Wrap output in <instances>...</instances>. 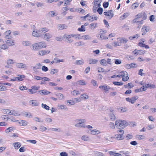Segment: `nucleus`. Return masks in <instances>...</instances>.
<instances>
[{
	"label": "nucleus",
	"mask_w": 156,
	"mask_h": 156,
	"mask_svg": "<svg viewBox=\"0 0 156 156\" xmlns=\"http://www.w3.org/2000/svg\"><path fill=\"white\" fill-rule=\"evenodd\" d=\"M49 30L45 27L41 28L39 30H34L32 32V35L35 37H39L42 36L41 33H45L48 32Z\"/></svg>",
	"instance_id": "obj_1"
},
{
	"label": "nucleus",
	"mask_w": 156,
	"mask_h": 156,
	"mask_svg": "<svg viewBox=\"0 0 156 156\" xmlns=\"http://www.w3.org/2000/svg\"><path fill=\"white\" fill-rule=\"evenodd\" d=\"M127 122L125 120H118L115 122V125L116 127L119 129L123 128L128 125Z\"/></svg>",
	"instance_id": "obj_2"
},
{
	"label": "nucleus",
	"mask_w": 156,
	"mask_h": 156,
	"mask_svg": "<svg viewBox=\"0 0 156 156\" xmlns=\"http://www.w3.org/2000/svg\"><path fill=\"white\" fill-rule=\"evenodd\" d=\"M120 73L122 75V81H126L128 80L129 79L128 74L127 72L125 71H122L120 72Z\"/></svg>",
	"instance_id": "obj_3"
},
{
	"label": "nucleus",
	"mask_w": 156,
	"mask_h": 156,
	"mask_svg": "<svg viewBox=\"0 0 156 156\" xmlns=\"http://www.w3.org/2000/svg\"><path fill=\"white\" fill-rule=\"evenodd\" d=\"M104 14L105 15L106 18L108 19H110L112 18L114 15L112 10H110L107 12H104Z\"/></svg>",
	"instance_id": "obj_4"
},
{
	"label": "nucleus",
	"mask_w": 156,
	"mask_h": 156,
	"mask_svg": "<svg viewBox=\"0 0 156 156\" xmlns=\"http://www.w3.org/2000/svg\"><path fill=\"white\" fill-rule=\"evenodd\" d=\"M9 47V46L6 40L3 41V44L0 46V48L4 50L7 49Z\"/></svg>",
	"instance_id": "obj_5"
},
{
	"label": "nucleus",
	"mask_w": 156,
	"mask_h": 156,
	"mask_svg": "<svg viewBox=\"0 0 156 156\" xmlns=\"http://www.w3.org/2000/svg\"><path fill=\"white\" fill-rule=\"evenodd\" d=\"M138 99V97L137 96H134L131 98H126V99L127 101L131 103L132 104H133L135 102L136 100Z\"/></svg>",
	"instance_id": "obj_6"
},
{
	"label": "nucleus",
	"mask_w": 156,
	"mask_h": 156,
	"mask_svg": "<svg viewBox=\"0 0 156 156\" xmlns=\"http://www.w3.org/2000/svg\"><path fill=\"white\" fill-rule=\"evenodd\" d=\"M37 43L39 50L43 48H46L47 46L46 44L44 41H41Z\"/></svg>",
	"instance_id": "obj_7"
},
{
	"label": "nucleus",
	"mask_w": 156,
	"mask_h": 156,
	"mask_svg": "<svg viewBox=\"0 0 156 156\" xmlns=\"http://www.w3.org/2000/svg\"><path fill=\"white\" fill-rule=\"evenodd\" d=\"M41 66L42 65L40 63L36 64L35 66L33 67V71L35 73H37L38 72V69H41Z\"/></svg>",
	"instance_id": "obj_8"
},
{
	"label": "nucleus",
	"mask_w": 156,
	"mask_h": 156,
	"mask_svg": "<svg viewBox=\"0 0 156 156\" xmlns=\"http://www.w3.org/2000/svg\"><path fill=\"white\" fill-rule=\"evenodd\" d=\"M16 66L17 67L20 69H26L28 68V66L26 64L23 63H17L16 64Z\"/></svg>",
	"instance_id": "obj_9"
},
{
	"label": "nucleus",
	"mask_w": 156,
	"mask_h": 156,
	"mask_svg": "<svg viewBox=\"0 0 156 156\" xmlns=\"http://www.w3.org/2000/svg\"><path fill=\"white\" fill-rule=\"evenodd\" d=\"M50 51L49 50H41L38 52V55L41 56H42L50 53Z\"/></svg>",
	"instance_id": "obj_10"
},
{
	"label": "nucleus",
	"mask_w": 156,
	"mask_h": 156,
	"mask_svg": "<svg viewBox=\"0 0 156 156\" xmlns=\"http://www.w3.org/2000/svg\"><path fill=\"white\" fill-rule=\"evenodd\" d=\"M37 43H34L31 44L30 48L33 51H38L39 50Z\"/></svg>",
	"instance_id": "obj_11"
},
{
	"label": "nucleus",
	"mask_w": 156,
	"mask_h": 156,
	"mask_svg": "<svg viewBox=\"0 0 156 156\" xmlns=\"http://www.w3.org/2000/svg\"><path fill=\"white\" fill-rule=\"evenodd\" d=\"M99 88L103 90H104L105 92L108 91L110 89V87L107 85L100 86Z\"/></svg>",
	"instance_id": "obj_12"
},
{
	"label": "nucleus",
	"mask_w": 156,
	"mask_h": 156,
	"mask_svg": "<svg viewBox=\"0 0 156 156\" xmlns=\"http://www.w3.org/2000/svg\"><path fill=\"white\" fill-rule=\"evenodd\" d=\"M149 30L150 28L148 27L144 26L142 28V30L143 32L142 35H145L146 33L149 31Z\"/></svg>",
	"instance_id": "obj_13"
},
{
	"label": "nucleus",
	"mask_w": 156,
	"mask_h": 156,
	"mask_svg": "<svg viewBox=\"0 0 156 156\" xmlns=\"http://www.w3.org/2000/svg\"><path fill=\"white\" fill-rule=\"evenodd\" d=\"M38 93L41 95H47L50 94L51 92L47 90L44 89L38 91Z\"/></svg>",
	"instance_id": "obj_14"
},
{
	"label": "nucleus",
	"mask_w": 156,
	"mask_h": 156,
	"mask_svg": "<svg viewBox=\"0 0 156 156\" xmlns=\"http://www.w3.org/2000/svg\"><path fill=\"white\" fill-rule=\"evenodd\" d=\"M14 63V60L12 59H9L7 60V65L6 67L7 68H9V67L12 64Z\"/></svg>",
	"instance_id": "obj_15"
},
{
	"label": "nucleus",
	"mask_w": 156,
	"mask_h": 156,
	"mask_svg": "<svg viewBox=\"0 0 156 156\" xmlns=\"http://www.w3.org/2000/svg\"><path fill=\"white\" fill-rule=\"evenodd\" d=\"M90 134L92 135H98L100 134L101 132L98 130L95 129H90Z\"/></svg>",
	"instance_id": "obj_16"
},
{
	"label": "nucleus",
	"mask_w": 156,
	"mask_h": 156,
	"mask_svg": "<svg viewBox=\"0 0 156 156\" xmlns=\"http://www.w3.org/2000/svg\"><path fill=\"white\" fill-rule=\"evenodd\" d=\"M51 37V35L49 33L44 34H43V39L45 40H47V41Z\"/></svg>",
	"instance_id": "obj_17"
},
{
	"label": "nucleus",
	"mask_w": 156,
	"mask_h": 156,
	"mask_svg": "<svg viewBox=\"0 0 156 156\" xmlns=\"http://www.w3.org/2000/svg\"><path fill=\"white\" fill-rule=\"evenodd\" d=\"M22 44L25 46H30L31 45V41H24L22 42Z\"/></svg>",
	"instance_id": "obj_18"
},
{
	"label": "nucleus",
	"mask_w": 156,
	"mask_h": 156,
	"mask_svg": "<svg viewBox=\"0 0 156 156\" xmlns=\"http://www.w3.org/2000/svg\"><path fill=\"white\" fill-rule=\"evenodd\" d=\"M81 139L85 141H89L90 139L89 136L87 135H84L81 137Z\"/></svg>",
	"instance_id": "obj_19"
},
{
	"label": "nucleus",
	"mask_w": 156,
	"mask_h": 156,
	"mask_svg": "<svg viewBox=\"0 0 156 156\" xmlns=\"http://www.w3.org/2000/svg\"><path fill=\"white\" fill-rule=\"evenodd\" d=\"M11 31L10 30H9L6 31L4 33V34L5 35V38L10 39V37L9 35L11 34Z\"/></svg>",
	"instance_id": "obj_20"
},
{
	"label": "nucleus",
	"mask_w": 156,
	"mask_h": 156,
	"mask_svg": "<svg viewBox=\"0 0 156 156\" xmlns=\"http://www.w3.org/2000/svg\"><path fill=\"white\" fill-rule=\"evenodd\" d=\"M85 45V43L83 41H79L74 43V45L77 47L84 46Z\"/></svg>",
	"instance_id": "obj_21"
},
{
	"label": "nucleus",
	"mask_w": 156,
	"mask_h": 156,
	"mask_svg": "<svg viewBox=\"0 0 156 156\" xmlns=\"http://www.w3.org/2000/svg\"><path fill=\"white\" fill-rule=\"evenodd\" d=\"M88 61L90 64H95L98 62V60L94 58H89Z\"/></svg>",
	"instance_id": "obj_22"
},
{
	"label": "nucleus",
	"mask_w": 156,
	"mask_h": 156,
	"mask_svg": "<svg viewBox=\"0 0 156 156\" xmlns=\"http://www.w3.org/2000/svg\"><path fill=\"white\" fill-rule=\"evenodd\" d=\"M6 41L9 47L11 46H13L15 44V41L13 39H8Z\"/></svg>",
	"instance_id": "obj_23"
},
{
	"label": "nucleus",
	"mask_w": 156,
	"mask_h": 156,
	"mask_svg": "<svg viewBox=\"0 0 156 156\" xmlns=\"http://www.w3.org/2000/svg\"><path fill=\"white\" fill-rule=\"evenodd\" d=\"M101 2L100 0H94V8H95V7L97 6V7H100L101 6Z\"/></svg>",
	"instance_id": "obj_24"
},
{
	"label": "nucleus",
	"mask_w": 156,
	"mask_h": 156,
	"mask_svg": "<svg viewBox=\"0 0 156 156\" xmlns=\"http://www.w3.org/2000/svg\"><path fill=\"white\" fill-rule=\"evenodd\" d=\"M2 119L3 120H5L6 119V121H8L9 120H10L11 121H15V120H12L11 119L8 118V116L6 115H4L2 116Z\"/></svg>",
	"instance_id": "obj_25"
},
{
	"label": "nucleus",
	"mask_w": 156,
	"mask_h": 156,
	"mask_svg": "<svg viewBox=\"0 0 156 156\" xmlns=\"http://www.w3.org/2000/svg\"><path fill=\"white\" fill-rule=\"evenodd\" d=\"M12 145L16 149H17L20 147L21 144L19 142L14 143L12 144Z\"/></svg>",
	"instance_id": "obj_26"
},
{
	"label": "nucleus",
	"mask_w": 156,
	"mask_h": 156,
	"mask_svg": "<svg viewBox=\"0 0 156 156\" xmlns=\"http://www.w3.org/2000/svg\"><path fill=\"white\" fill-rule=\"evenodd\" d=\"M66 37L69 43H71L73 42V40L71 38V37H73L71 34L67 35Z\"/></svg>",
	"instance_id": "obj_27"
},
{
	"label": "nucleus",
	"mask_w": 156,
	"mask_h": 156,
	"mask_svg": "<svg viewBox=\"0 0 156 156\" xmlns=\"http://www.w3.org/2000/svg\"><path fill=\"white\" fill-rule=\"evenodd\" d=\"M98 23H91L89 26L90 28L91 29L93 30L97 27Z\"/></svg>",
	"instance_id": "obj_28"
},
{
	"label": "nucleus",
	"mask_w": 156,
	"mask_h": 156,
	"mask_svg": "<svg viewBox=\"0 0 156 156\" xmlns=\"http://www.w3.org/2000/svg\"><path fill=\"white\" fill-rule=\"evenodd\" d=\"M30 104L33 106H37L38 105L39 103L36 100H31L29 102Z\"/></svg>",
	"instance_id": "obj_29"
},
{
	"label": "nucleus",
	"mask_w": 156,
	"mask_h": 156,
	"mask_svg": "<svg viewBox=\"0 0 156 156\" xmlns=\"http://www.w3.org/2000/svg\"><path fill=\"white\" fill-rule=\"evenodd\" d=\"M57 107L59 110H66L67 109V107L64 105H58Z\"/></svg>",
	"instance_id": "obj_30"
},
{
	"label": "nucleus",
	"mask_w": 156,
	"mask_h": 156,
	"mask_svg": "<svg viewBox=\"0 0 156 156\" xmlns=\"http://www.w3.org/2000/svg\"><path fill=\"white\" fill-rule=\"evenodd\" d=\"M117 40H119V41L121 43V44L122 43L125 44L128 41V40L127 39L124 38L123 37H122L121 38H118Z\"/></svg>",
	"instance_id": "obj_31"
},
{
	"label": "nucleus",
	"mask_w": 156,
	"mask_h": 156,
	"mask_svg": "<svg viewBox=\"0 0 156 156\" xmlns=\"http://www.w3.org/2000/svg\"><path fill=\"white\" fill-rule=\"evenodd\" d=\"M67 26L65 24H60L58 25V29L60 30H62L66 29L67 28Z\"/></svg>",
	"instance_id": "obj_32"
},
{
	"label": "nucleus",
	"mask_w": 156,
	"mask_h": 156,
	"mask_svg": "<svg viewBox=\"0 0 156 156\" xmlns=\"http://www.w3.org/2000/svg\"><path fill=\"white\" fill-rule=\"evenodd\" d=\"M16 77L17 78V81H20L23 80L25 77V76L23 75H18Z\"/></svg>",
	"instance_id": "obj_33"
},
{
	"label": "nucleus",
	"mask_w": 156,
	"mask_h": 156,
	"mask_svg": "<svg viewBox=\"0 0 156 156\" xmlns=\"http://www.w3.org/2000/svg\"><path fill=\"white\" fill-rule=\"evenodd\" d=\"M74 126L76 127H79V128L83 127V128H86V126L84 124H80V123H79L78 122L77 123L75 124L74 125Z\"/></svg>",
	"instance_id": "obj_34"
},
{
	"label": "nucleus",
	"mask_w": 156,
	"mask_h": 156,
	"mask_svg": "<svg viewBox=\"0 0 156 156\" xmlns=\"http://www.w3.org/2000/svg\"><path fill=\"white\" fill-rule=\"evenodd\" d=\"M15 129L14 127L12 126L7 128L5 130L6 133H9V132H12Z\"/></svg>",
	"instance_id": "obj_35"
},
{
	"label": "nucleus",
	"mask_w": 156,
	"mask_h": 156,
	"mask_svg": "<svg viewBox=\"0 0 156 156\" xmlns=\"http://www.w3.org/2000/svg\"><path fill=\"white\" fill-rule=\"evenodd\" d=\"M109 152L111 155H113L115 156H121V154L117 153L114 151H109Z\"/></svg>",
	"instance_id": "obj_36"
},
{
	"label": "nucleus",
	"mask_w": 156,
	"mask_h": 156,
	"mask_svg": "<svg viewBox=\"0 0 156 156\" xmlns=\"http://www.w3.org/2000/svg\"><path fill=\"white\" fill-rule=\"evenodd\" d=\"M143 16V13H139L138 14L136 15V18L134 19L133 20V22H136V21L137 20V19Z\"/></svg>",
	"instance_id": "obj_37"
},
{
	"label": "nucleus",
	"mask_w": 156,
	"mask_h": 156,
	"mask_svg": "<svg viewBox=\"0 0 156 156\" xmlns=\"http://www.w3.org/2000/svg\"><path fill=\"white\" fill-rule=\"evenodd\" d=\"M41 81V84H44L46 81H49L50 80L48 78L46 77H43V79Z\"/></svg>",
	"instance_id": "obj_38"
},
{
	"label": "nucleus",
	"mask_w": 156,
	"mask_h": 156,
	"mask_svg": "<svg viewBox=\"0 0 156 156\" xmlns=\"http://www.w3.org/2000/svg\"><path fill=\"white\" fill-rule=\"evenodd\" d=\"M76 84L79 85H85L86 83L83 80H80L77 82Z\"/></svg>",
	"instance_id": "obj_39"
},
{
	"label": "nucleus",
	"mask_w": 156,
	"mask_h": 156,
	"mask_svg": "<svg viewBox=\"0 0 156 156\" xmlns=\"http://www.w3.org/2000/svg\"><path fill=\"white\" fill-rule=\"evenodd\" d=\"M136 138L139 140H144L145 138V136L143 135H138L136 136Z\"/></svg>",
	"instance_id": "obj_40"
},
{
	"label": "nucleus",
	"mask_w": 156,
	"mask_h": 156,
	"mask_svg": "<svg viewBox=\"0 0 156 156\" xmlns=\"http://www.w3.org/2000/svg\"><path fill=\"white\" fill-rule=\"evenodd\" d=\"M84 63V61L83 60H76L75 61V64L77 65H82Z\"/></svg>",
	"instance_id": "obj_41"
},
{
	"label": "nucleus",
	"mask_w": 156,
	"mask_h": 156,
	"mask_svg": "<svg viewBox=\"0 0 156 156\" xmlns=\"http://www.w3.org/2000/svg\"><path fill=\"white\" fill-rule=\"evenodd\" d=\"M121 45V43L119 41H115L113 43V46L116 47Z\"/></svg>",
	"instance_id": "obj_42"
},
{
	"label": "nucleus",
	"mask_w": 156,
	"mask_h": 156,
	"mask_svg": "<svg viewBox=\"0 0 156 156\" xmlns=\"http://www.w3.org/2000/svg\"><path fill=\"white\" fill-rule=\"evenodd\" d=\"M71 94L73 96L77 95L78 94H80V93L78 90H74L71 92Z\"/></svg>",
	"instance_id": "obj_43"
},
{
	"label": "nucleus",
	"mask_w": 156,
	"mask_h": 156,
	"mask_svg": "<svg viewBox=\"0 0 156 156\" xmlns=\"http://www.w3.org/2000/svg\"><path fill=\"white\" fill-rule=\"evenodd\" d=\"M109 118L112 121H114L115 119V115L112 113H111L109 114Z\"/></svg>",
	"instance_id": "obj_44"
},
{
	"label": "nucleus",
	"mask_w": 156,
	"mask_h": 156,
	"mask_svg": "<svg viewBox=\"0 0 156 156\" xmlns=\"http://www.w3.org/2000/svg\"><path fill=\"white\" fill-rule=\"evenodd\" d=\"M82 38L84 40H90L91 39V37L87 34L83 36Z\"/></svg>",
	"instance_id": "obj_45"
},
{
	"label": "nucleus",
	"mask_w": 156,
	"mask_h": 156,
	"mask_svg": "<svg viewBox=\"0 0 156 156\" xmlns=\"http://www.w3.org/2000/svg\"><path fill=\"white\" fill-rule=\"evenodd\" d=\"M100 63L102 65L104 66H107V64L106 62V60L105 59H102L100 60Z\"/></svg>",
	"instance_id": "obj_46"
},
{
	"label": "nucleus",
	"mask_w": 156,
	"mask_h": 156,
	"mask_svg": "<svg viewBox=\"0 0 156 156\" xmlns=\"http://www.w3.org/2000/svg\"><path fill=\"white\" fill-rule=\"evenodd\" d=\"M19 123L21 124L22 126H27L28 124V122L24 120H21L20 122Z\"/></svg>",
	"instance_id": "obj_47"
},
{
	"label": "nucleus",
	"mask_w": 156,
	"mask_h": 156,
	"mask_svg": "<svg viewBox=\"0 0 156 156\" xmlns=\"http://www.w3.org/2000/svg\"><path fill=\"white\" fill-rule=\"evenodd\" d=\"M98 17L97 16H94V17L93 16H89V18H87V20L91 21H93L94 20H97Z\"/></svg>",
	"instance_id": "obj_48"
},
{
	"label": "nucleus",
	"mask_w": 156,
	"mask_h": 156,
	"mask_svg": "<svg viewBox=\"0 0 156 156\" xmlns=\"http://www.w3.org/2000/svg\"><path fill=\"white\" fill-rule=\"evenodd\" d=\"M115 136L116 138L118 140H122L123 139V136L122 135V134H116V135H115Z\"/></svg>",
	"instance_id": "obj_49"
},
{
	"label": "nucleus",
	"mask_w": 156,
	"mask_h": 156,
	"mask_svg": "<svg viewBox=\"0 0 156 156\" xmlns=\"http://www.w3.org/2000/svg\"><path fill=\"white\" fill-rule=\"evenodd\" d=\"M145 40L144 39H141L140 40V42L139 43L138 45L140 47H143L144 45L143 44H145L143 43L145 41Z\"/></svg>",
	"instance_id": "obj_50"
},
{
	"label": "nucleus",
	"mask_w": 156,
	"mask_h": 156,
	"mask_svg": "<svg viewBox=\"0 0 156 156\" xmlns=\"http://www.w3.org/2000/svg\"><path fill=\"white\" fill-rule=\"evenodd\" d=\"M81 98L83 99L86 100L89 98V96L86 94H83L81 95Z\"/></svg>",
	"instance_id": "obj_51"
},
{
	"label": "nucleus",
	"mask_w": 156,
	"mask_h": 156,
	"mask_svg": "<svg viewBox=\"0 0 156 156\" xmlns=\"http://www.w3.org/2000/svg\"><path fill=\"white\" fill-rule=\"evenodd\" d=\"M146 87L147 89L148 88H154L155 87V86L154 84H145Z\"/></svg>",
	"instance_id": "obj_52"
},
{
	"label": "nucleus",
	"mask_w": 156,
	"mask_h": 156,
	"mask_svg": "<svg viewBox=\"0 0 156 156\" xmlns=\"http://www.w3.org/2000/svg\"><path fill=\"white\" fill-rule=\"evenodd\" d=\"M110 137L109 136V134L108 133H106L105 134L104 136L105 140L106 141H109Z\"/></svg>",
	"instance_id": "obj_53"
},
{
	"label": "nucleus",
	"mask_w": 156,
	"mask_h": 156,
	"mask_svg": "<svg viewBox=\"0 0 156 156\" xmlns=\"http://www.w3.org/2000/svg\"><path fill=\"white\" fill-rule=\"evenodd\" d=\"M23 116L27 117H30L31 116V114L30 113H28L26 112H24L23 113Z\"/></svg>",
	"instance_id": "obj_54"
},
{
	"label": "nucleus",
	"mask_w": 156,
	"mask_h": 156,
	"mask_svg": "<svg viewBox=\"0 0 156 156\" xmlns=\"http://www.w3.org/2000/svg\"><path fill=\"white\" fill-rule=\"evenodd\" d=\"M48 14L49 16L51 17H53L54 16H55L57 15V14L54 11H51L50 12L48 13Z\"/></svg>",
	"instance_id": "obj_55"
},
{
	"label": "nucleus",
	"mask_w": 156,
	"mask_h": 156,
	"mask_svg": "<svg viewBox=\"0 0 156 156\" xmlns=\"http://www.w3.org/2000/svg\"><path fill=\"white\" fill-rule=\"evenodd\" d=\"M58 72V70L57 69H52L51 70L50 73L52 74H54L55 73H57Z\"/></svg>",
	"instance_id": "obj_56"
},
{
	"label": "nucleus",
	"mask_w": 156,
	"mask_h": 156,
	"mask_svg": "<svg viewBox=\"0 0 156 156\" xmlns=\"http://www.w3.org/2000/svg\"><path fill=\"white\" fill-rule=\"evenodd\" d=\"M120 109V112L123 113L126 112L128 110L127 108L126 107H122L119 108Z\"/></svg>",
	"instance_id": "obj_57"
},
{
	"label": "nucleus",
	"mask_w": 156,
	"mask_h": 156,
	"mask_svg": "<svg viewBox=\"0 0 156 156\" xmlns=\"http://www.w3.org/2000/svg\"><path fill=\"white\" fill-rule=\"evenodd\" d=\"M51 131L60 132L61 131V129L58 128H52L50 129Z\"/></svg>",
	"instance_id": "obj_58"
},
{
	"label": "nucleus",
	"mask_w": 156,
	"mask_h": 156,
	"mask_svg": "<svg viewBox=\"0 0 156 156\" xmlns=\"http://www.w3.org/2000/svg\"><path fill=\"white\" fill-rule=\"evenodd\" d=\"M56 95L58 96V98L60 100L63 99L64 98V95L61 93H58L56 94Z\"/></svg>",
	"instance_id": "obj_59"
},
{
	"label": "nucleus",
	"mask_w": 156,
	"mask_h": 156,
	"mask_svg": "<svg viewBox=\"0 0 156 156\" xmlns=\"http://www.w3.org/2000/svg\"><path fill=\"white\" fill-rule=\"evenodd\" d=\"M76 121L82 124H83V123L85 122L86 121L85 119H80L76 120Z\"/></svg>",
	"instance_id": "obj_60"
},
{
	"label": "nucleus",
	"mask_w": 156,
	"mask_h": 156,
	"mask_svg": "<svg viewBox=\"0 0 156 156\" xmlns=\"http://www.w3.org/2000/svg\"><path fill=\"white\" fill-rule=\"evenodd\" d=\"M128 16V13H124L123 15L121 16L120 18L122 20H123L126 18Z\"/></svg>",
	"instance_id": "obj_61"
},
{
	"label": "nucleus",
	"mask_w": 156,
	"mask_h": 156,
	"mask_svg": "<svg viewBox=\"0 0 156 156\" xmlns=\"http://www.w3.org/2000/svg\"><path fill=\"white\" fill-rule=\"evenodd\" d=\"M140 36L139 34H136L133 37H129V39L130 40H133L135 38L137 39Z\"/></svg>",
	"instance_id": "obj_62"
},
{
	"label": "nucleus",
	"mask_w": 156,
	"mask_h": 156,
	"mask_svg": "<svg viewBox=\"0 0 156 156\" xmlns=\"http://www.w3.org/2000/svg\"><path fill=\"white\" fill-rule=\"evenodd\" d=\"M115 63L116 65L120 64L122 63L121 60L118 59H114Z\"/></svg>",
	"instance_id": "obj_63"
},
{
	"label": "nucleus",
	"mask_w": 156,
	"mask_h": 156,
	"mask_svg": "<svg viewBox=\"0 0 156 156\" xmlns=\"http://www.w3.org/2000/svg\"><path fill=\"white\" fill-rule=\"evenodd\" d=\"M148 130L153 129L154 128V126L153 125H149L147 127Z\"/></svg>",
	"instance_id": "obj_64"
}]
</instances>
